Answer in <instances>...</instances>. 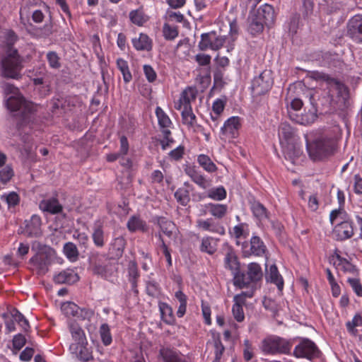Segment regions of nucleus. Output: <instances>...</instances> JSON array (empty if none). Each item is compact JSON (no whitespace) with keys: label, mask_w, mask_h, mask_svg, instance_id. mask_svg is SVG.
<instances>
[{"label":"nucleus","mask_w":362,"mask_h":362,"mask_svg":"<svg viewBox=\"0 0 362 362\" xmlns=\"http://www.w3.org/2000/svg\"><path fill=\"white\" fill-rule=\"evenodd\" d=\"M18 36L10 30L6 35V42L0 47V74L6 78L19 79L23 69L24 59L13 44Z\"/></svg>","instance_id":"f257e3e1"},{"label":"nucleus","mask_w":362,"mask_h":362,"mask_svg":"<svg viewBox=\"0 0 362 362\" xmlns=\"http://www.w3.org/2000/svg\"><path fill=\"white\" fill-rule=\"evenodd\" d=\"M2 88L5 95L13 94L6 100V106L13 117H18L17 127L21 129L23 125L30 123L37 112V106L19 93L18 88L10 83H4Z\"/></svg>","instance_id":"f03ea898"},{"label":"nucleus","mask_w":362,"mask_h":362,"mask_svg":"<svg viewBox=\"0 0 362 362\" xmlns=\"http://www.w3.org/2000/svg\"><path fill=\"white\" fill-rule=\"evenodd\" d=\"M43 6L47 9L48 6L41 0H23L20 8V22L22 23L29 33L37 36H49L52 33V23H46L42 28H35L29 21L31 10L35 7Z\"/></svg>","instance_id":"7ed1b4c3"},{"label":"nucleus","mask_w":362,"mask_h":362,"mask_svg":"<svg viewBox=\"0 0 362 362\" xmlns=\"http://www.w3.org/2000/svg\"><path fill=\"white\" fill-rule=\"evenodd\" d=\"M306 148L311 159L318 160L333 153L334 141L332 139L321 134L313 139L308 138L306 139Z\"/></svg>","instance_id":"20e7f679"},{"label":"nucleus","mask_w":362,"mask_h":362,"mask_svg":"<svg viewBox=\"0 0 362 362\" xmlns=\"http://www.w3.org/2000/svg\"><path fill=\"white\" fill-rule=\"evenodd\" d=\"M293 343L276 335H269L263 339L260 344V350L267 355L291 354Z\"/></svg>","instance_id":"39448f33"},{"label":"nucleus","mask_w":362,"mask_h":362,"mask_svg":"<svg viewBox=\"0 0 362 362\" xmlns=\"http://www.w3.org/2000/svg\"><path fill=\"white\" fill-rule=\"evenodd\" d=\"M197 97V90L192 88H188L185 90L180 99V103L177 107L182 109L181 116L182 124L189 129L194 128L197 123V118L192 112L190 102L195 100Z\"/></svg>","instance_id":"423d86ee"},{"label":"nucleus","mask_w":362,"mask_h":362,"mask_svg":"<svg viewBox=\"0 0 362 362\" xmlns=\"http://www.w3.org/2000/svg\"><path fill=\"white\" fill-rule=\"evenodd\" d=\"M98 257L99 254L97 253L90 258L93 274L106 280L113 281L117 272V264L112 262L102 264Z\"/></svg>","instance_id":"0eeeda50"},{"label":"nucleus","mask_w":362,"mask_h":362,"mask_svg":"<svg viewBox=\"0 0 362 362\" xmlns=\"http://www.w3.org/2000/svg\"><path fill=\"white\" fill-rule=\"evenodd\" d=\"M274 83L272 74L270 70H264L258 76L252 81V93L254 96H259L267 93Z\"/></svg>","instance_id":"6e6552de"},{"label":"nucleus","mask_w":362,"mask_h":362,"mask_svg":"<svg viewBox=\"0 0 362 362\" xmlns=\"http://www.w3.org/2000/svg\"><path fill=\"white\" fill-rule=\"evenodd\" d=\"M224 267L231 271L234 284H244V273L240 271V262L235 250L231 247H227L224 257Z\"/></svg>","instance_id":"1a4fd4ad"},{"label":"nucleus","mask_w":362,"mask_h":362,"mask_svg":"<svg viewBox=\"0 0 362 362\" xmlns=\"http://www.w3.org/2000/svg\"><path fill=\"white\" fill-rule=\"evenodd\" d=\"M322 353L316 344L309 339H303L295 347L293 355L296 358H305L309 360L320 358Z\"/></svg>","instance_id":"9d476101"},{"label":"nucleus","mask_w":362,"mask_h":362,"mask_svg":"<svg viewBox=\"0 0 362 362\" xmlns=\"http://www.w3.org/2000/svg\"><path fill=\"white\" fill-rule=\"evenodd\" d=\"M226 40V36L217 35L214 31L203 33L198 47L202 51L208 49L218 50L223 46Z\"/></svg>","instance_id":"9b49d317"},{"label":"nucleus","mask_w":362,"mask_h":362,"mask_svg":"<svg viewBox=\"0 0 362 362\" xmlns=\"http://www.w3.org/2000/svg\"><path fill=\"white\" fill-rule=\"evenodd\" d=\"M332 237L337 241H344L354 235V223L349 219L342 220L336 224L332 230Z\"/></svg>","instance_id":"f8f14e48"},{"label":"nucleus","mask_w":362,"mask_h":362,"mask_svg":"<svg viewBox=\"0 0 362 362\" xmlns=\"http://www.w3.org/2000/svg\"><path fill=\"white\" fill-rule=\"evenodd\" d=\"M127 242L124 236L119 235L114 238L109 244L107 259L119 260L123 255Z\"/></svg>","instance_id":"ddd939ff"},{"label":"nucleus","mask_w":362,"mask_h":362,"mask_svg":"<svg viewBox=\"0 0 362 362\" xmlns=\"http://www.w3.org/2000/svg\"><path fill=\"white\" fill-rule=\"evenodd\" d=\"M263 276L260 265L256 262L250 263L247 266V274H244V284H234L240 288L247 287L250 283H255L261 280Z\"/></svg>","instance_id":"4468645a"},{"label":"nucleus","mask_w":362,"mask_h":362,"mask_svg":"<svg viewBox=\"0 0 362 362\" xmlns=\"http://www.w3.org/2000/svg\"><path fill=\"white\" fill-rule=\"evenodd\" d=\"M267 252V247L262 239L256 235H253L250 239V247L247 249L245 247L243 250L244 257H248L252 255L262 257Z\"/></svg>","instance_id":"2eb2a0df"},{"label":"nucleus","mask_w":362,"mask_h":362,"mask_svg":"<svg viewBox=\"0 0 362 362\" xmlns=\"http://www.w3.org/2000/svg\"><path fill=\"white\" fill-rule=\"evenodd\" d=\"M29 262L33 266L38 275L45 274L51 264L49 255L45 252H38L30 259Z\"/></svg>","instance_id":"dca6fc26"},{"label":"nucleus","mask_w":362,"mask_h":362,"mask_svg":"<svg viewBox=\"0 0 362 362\" xmlns=\"http://www.w3.org/2000/svg\"><path fill=\"white\" fill-rule=\"evenodd\" d=\"M240 119L238 117H231L228 119L221 127V132L226 139H235L238 136L240 127Z\"/></svg>","instance_id":"f3484780"},{"label":"nucleus","mask_w":362,"mask_h":362,"mask_svg":"<svg viewBox=\"0 0 362 362\" xmlns=\"http://www.w3.org/2000/svg\"><path fill=\"white\" fill-rule=\"evenodd\" d=\"M197 226L205 231H209L219 235L225 234L224 226L214 218H209L205 220L199 219L197 221Z\"/></svg>","instance_id":"a211bd4d"},{"label":"nucleus","mask_w":362,"mask_h":362,"mask_svg":"<svg viewBox=\"0 0 362 362\" xmlns=\"http://www.w3.org/2000/svg\"><path fill=\"white\" fill-rule=\"evenodd\" d=\"M185 173L199 187L205 189L211 186V180L206 179L195 166H187L185 168Z\"/></svg>","instance_id":"6ab92c4d"},{"label":"nucleus","mask_w":362,"mask_h":362,"mask_svg":"<svg viewBox=\"0 0 362 362\" xmlns=\"http://www.w3.org/2000/svg\"><path fill=\"white\" fill-rule=\"evenodd\" d=\"M154 224L157 225L160 229L158 233L166 235L168 238H172L176 230V226L173 221L163 216H156L153 219Z\"/></svg>","instance_id":"aec40b11"},{"label":"nucleus","mask_w":362,"mask_h":362,"mask_svg":"<svg viewBox=\"0 0 362 362\" xmlns=\"http://www.w3.org/2000/svg\"><path fill=\"white\" fill-rule=\"evenodd\" d=\"M348 35L356 42H362V16H354L348 24Z\"/></svg>","instance_id":"412c9836"},{"label":"nucleus","mask_w":362,"mask_h":362,"mask_svg":"<svg viewBox=\"0 0 362 362\" xmlns=\"http://www.w3.org/2000/svg\"><path fill=\"white\" fill-rule=\"evenodd\" d=\"M25 232L29 237H37L42 234V220L40 216L34 214L25 221Z\"/></svg>","instance_id":"4be33fe9"},{"label":"nucleus","mask_w":362,"mask_h":362,"mask_svg":"<svg viewBox=\"0 0 362 362\" xmlns=\"http://www.w3.org/2000/svg\"><path fill=\"white\" fill-rule=\"evenodd\" d=\"M159 355L163 362H188L185 356L180 351L168 347L161 348Z\"/></svg>","instance_id":"5701e85b"},{"label":"nucleus","mask_w":362,"mask_h":362,"mask_svg":"<svg viewBox=\"0 0 362 362\" xmlns=\"http://www.w3.org/2000/svg\"><path fill=\"white\" fill-rule=\"evenodd\" d=\"M78 280V275L72 269L62 270L53 276V281L57 284H72Z\"/></svg>","instance_id":"b1692460"},{"label":"nucleus","mask_w":362,"mask_h":362,"mask_svg":"<svg viewBox=\"0 0 362 362\" xmlns=\"http://www.w3.org/2000/svg\"><path fill=\"white\" fill-rule=\"evenodd\" d=\"M39 208L42 211L48 212L51 214H59L63 209L62 205L54 197L42 200L39 204Z\"/></svg>","instance_id":"393cba45"},{"label":"nucleus","mask_w":362,"mask_h":362,"mask_svg":"<svg viewBox=\"0 0 362 362\" xmlns=\"http://www.w3.org/2000/svg\"><path fill=\"white\" fill-rule=\"evenodd\" d=\"M133 47L138 51H151L153 47L152 40L144 33H140L138 37L132 40Z\"/></svg>","instance_id":"a878e982"},{"label":"nucleus","mask_w":362,"mask_h":362,"mask_svg":"<svg viewBox=\"0 0 362 362\" xmlns=\"http://www.w3.org/2000/svg\"><path fill=\"white\" fill-rule=\"evenodd\" d=\"M250 209L253 216L259 221L262 222L269 218V212L267 208L259 201L253 200L250 202Z\"/></svg>","instance_id":"bb28decb"},{"label":"nucleus","mask_w":362,"mask_h":362,"mask_svg":"<svg viewBox=\"0 0 362 362\" xmlns=\"http://www.w3.org/2000/svg\"><path fill=\"white\" fill-rule=\"evenodd\" d=\"M192 189V186L188 182H185L183 187H180L175 192V198L177 202L182 206H187L190 202V191Z\"/></svg>","instance_id":"cd10ccee"},{"label":"nucleus","mask_w":362,"mask_h":362,"mask_svg":"<svg viewBox=\"0 0 362 362\" xmlns=\"http://www.w3.org/2000/svg\"><path fill=\"white\" fill-rule=\"evenodd\" d=\"M266 279L267 281L276 285L279 291H282L284 288V279L275 264L271 265L269 269L267 270Z\"/></svg>","instance_id":"c85d7f7f"},{"label":"nucleus","mask_w":362,"mask_h":362,"mask_svg":"<svg viewBox=\"0 0 362 362\" xmlns=\"http://www.w3.org/2000/svg\"><path fill=\"white\" fill-rule=\"evenodd\" d=\"M283 152L285 158L289 160L293 163L302 154L300 148L297 144L291 142H288L286 145L283 146Z\"/></svg>","instance_id":"c756f323"},{"label":"nucleus","mask_w":362,"mask_h":362,"mask_svg":"<svg viewBox=\"0 0 362 362\" xmlns=\"http://www.w3.org/2000/svg\"><path fill=\"white\" fill-rule=\"evenodd\" d=\"M257 17L264 21L267 25L272 24L275 20L274 8L271 5L265 4L258 10Z\"/></svg>","instance_id":"7c9ffc66"},{"label":"nucleus","mask_w":362,"mask_h":362,"mask_svg":"<svg viewBox=\"0 0 362 362\" xmlns=\"http://www.w3.org/2000/svg\"><path fill=\"white\" fill-rule=\"evenodd\" d=\"M127 228L131 233H134L137 230L146 232L148 230L146 221L136 215L132 216L129 218L127 223Z\"/></svg>","instance_id":"2f4dec72"},{"label":"nucleus","mask_w":362,"mask_h":362,"mask_svg":"<svg viewBox=\"0 0 362 362\" xmlns=\"http://www.w3.org/2000/svg\"><path fill=\"white\" fill-rule=\"evenodd\" d=\"M207 206L209 208V214L218 221L225 217L228 212L226 204L209 203Z\"/></svg>","instance_id":"473e14b6"},{"label":"nucleus","mask_w":362,"mask_h":362,"mask_svg":"<svg viewBox=\"0 0 362 362\" xmlns=\"http://www.w3.org/2000/svg\"><path fill=\"white\" fill-rule=\"evenodd\" d=\"M159 309L162 319L165 323L168 325H173L175 322L173 310L170 305L166 303H160Z\"/></svg>","instance_id":"72a5a7b5"},{"label":"nucleus","mask_w":362,"mask_h":362,"mask_svg":"<svg viewBox=\"0 0 362 362\" xmlns=\"http://www.w3.org/2000/svg\"><path fill=\"white\" fill-rule=\"evenodd\" d=\"M234 304L232 308V313L235 320L241 322L245 319V313L243 310V301L240 297L233 298Z\"/></svg>","instance_id":"f704fd0d"},{"label":"nucleus","mask_w":362,"mask_h":362,"mask_svg":"<svg viewBox=\"0 0 362 362\" xmlns=\"http://www.w3.org/2000/svg\"><path fill=\"white\" fill-rule=\"evenodd\" d=\"M155 112L161 131L163 129H169L168 128L172 126L173 122L168 115L158 106L156 107Z\"/></svg>","instance_id":"c9c22d12"},{"label":"nucleus","mask_w":362,"mask_h":362,"mask_svg":"<svg viewBox=\"0 0 362 362\" xmlns=\"http://www.w3.org/2000/svg\"><path fill=\"white\" fill-rule=\"evenodd\" d=\"M63 252L66 258L71 262H75L78 259L79 252L76 245L72 242H68L64 245Z\"/></svg>","instance_id":"e433bc0d"},{"label":"nucleus","mask_w":362,"mask_h":362,"mask_svg":"<svg viewBox=\"0 0 362 362\" xmlns=\"http://www.w3.org/2000/svg\"><path fill=\"white\" fill-rule=\"evenodd\" d=\"M197 162L199 165L206 172L213 173L217 170L216 164L211 159L205 154H200L197 157Z\"/></svg>","instance_id":"4c0bfd02"},{"label":"nucleus","mask_w":362,"mask_h":362,"mask_svg":"<svg viewBox=\"0 0 362 362\" xmlns=\"http://www.w3.org/2000/svg\"><path fill=\"white\" fill-rule=\"evenodd\" d=\"M92 239L94 245L97 247L101 248L104 247L105 244V233L103 226L100 224L94 226L92 233Z\"/></svg>","instance_id":"58836bf2"},{"label":"nucleus","mask_w":362,"mask_h":362,"mask_svg":"<svg viewBox=\"0 0 362 362\" xmlns=\"http://www.w3.org/2000/svg\"><path fill=\"white\" fill-rule=\"evenodd\" d=\"M69 331L73 339L78 344H83L86 340V336L82 328L77 323H71L69 325Z\"/></svg>","instance_id":"ea45409f"},{"label":"nucleus","mask_w":362,"mask_h":362,"mask_svg":"<svg viewBox=\"0 0 362 362\" xmlns=\"http://www.w3.org/2000/svg\"><path fill=\"white\" fill-rule=\"evenodd\" d=\"M362 326V316L359 313H356L351 321L346 322V327L349 333L353 336H357L358 330L356 327Z\"/></svg>","instance_id":"a19ab883"},{"label":"nucleus","mask_w":362,"mask_h":362,"mask_svg":"<svg viewBox=\"0 0 362 362\" xmlns=\"http://www.w3.org/2000/svg\"><path fill=\"white\" fill-rule=\"evenodd\" d=\"M1 200L5 202L8 205V207L10 209L19 204L20 197L16 192H9L4 193L1 196Z\"/></svg>","instance_id":"79ce46f5"},{"label":"nucleus","mask_w":362,"mask_h":362,"mask_svg":"<svg viewBox=\"0 0 362 362\" xmlns=\"http://www.w3.org/2000/svg\"><path fill=\"white\" fill-rule=\"evenodd\" d=\"M117 66L121 71L125 83L130 82L132 79V76L129 71L127 62L122 58H119L117 59Z\"/></svg>","instance_id":"37998d69"},{"label":"nucleus","mask_w":362,"mask_h":362,"mask_svg":"<svg viewBox=\"0 0 362 362\" xmlns=\"http://www.w3.org/2000/svg\"><path fill=\"white\" fill-rule=\"evenodd\" d=\"M226 191L223 186L211 188L206 193L207 197L215 201H222L226 199Z\"/></svg>","instance_id":"c03bdc74"},{"label":"nucleus","mask_w":362,"mask_h":362,"mask_svg":"<svg viewBox=\"0 0 362 362\" xmlns=\"http://www.w3.org/2000/svg\"><path fill=\"white\" fill-rule=\"evenodd\" d=\"M101 341L105 346H109L112 341L110 327L107 323H103L99 328Z\"/></svg>","instance_id":"a18cd8bd"},{"label":"nucleus","mask_w":362,"mask_h":362,"mask_svg":"<svg viewBox=\"0 0 362 362\" xmlns=\"http://www.w3.org/2000/svg\"><path fill=\"white\" fill-rule=\"evenodd\" d=\"M279 134L280 137L284 138L286 143H288L294 136L295 132L289 124L283 122L279 126Z\"/></svg>","instance_id":"49530a36"},{"label":"nucleus","mask_w":362,"mask_h":362,"mask_svg":"<svg viewBox=\"0 0 362 362\" xmlns=\"http://www.w3.org/2000/svg\"><path fill=\"white\" fill-rule=\"evenodd\" d=\"M129 18L132 23L142 26L148 20L144 12L141 10H133L129 13Z\"/></svg>","instance_id":"de8ad7c7"},{"label":"nucleus","mask_w":362,"mask_h":362,"mask_svg":"<svg viewBox=\"0 0 362 362\" xmlns=\"http://www.w3.org/2000/svg\"><path fill=\"white\" fill-rule=\"evenodd\" d=\"M230 234L236 239H239L242 237L247 238L249 234L248 225L245 223H240L233 228V230L230 231Z\"/></svg>","instance_id":"09e8293b"},{"label":"nucleus","mask_w":362,"mask_h":362,"mask_svg":"<svg viewBox=\"0 0 362 362\" xmlns=\"http://www.w3.org/2000/svg\"><path fill=\"white\" fill-rule=\"evenodd\" d=\"M161 132L163 134V139H160L158 141L161 146L162 150L165 151L172 146L175 140L171 136V131L170 129H163Z\"/></svg>","instance_id":"8fccbe9b"},{"label":"nucleus","mask_w":362,"mask_h":362,"mask_svg":"<svg viewBox=\"0 0 362 362\" xmlns=\"http://www.w3.org/2000/svg\"><path fill=\"white\" fill-rule=\"evenodd\" d=\"M156 237L158 238V246L159 248H160L166 258V260L168 262V264L169 267L172 266V258L170 255V251L168 248V246L164 241L163 237L161 235L160 233H158L156 234Z\"/></svg>","instance_id":"3c124183"},{"label":"nucleus","mask_w":362,"mask_h":362,"mask_svg":"<svg viewBox=\"0 0 362 362\" xmlns=\"http://www.w3.org/2000/svg\"><path fill=\"white\" fill-rule=\"evenodd\" d=\"M334 265L337 269L342 271L344 273L355 274L358 272L356 266L352 264L346 259L341 263H337V262H334Z\"/></svg>","instance_id":"603ef678"},{"label":"nucleus","mask_w":362,"mask_h":362,"mask_svg":"<svg viewBox=\"0 0 362 362\" xmlns=\"http://www.w3.org/2000/svg\"><path fill=\"white\" fill-rule=\"evenodd\" d=\"M213 240V238L211 237L203 238L200 245V250L202 252L213 255L216 250V246L212 244Z\"/></svg>","instance_id":"864d4df0"},{"label":"nucleus","mask_w":362,"mask_h":362,"mask_svg":"<svg viewBox=\"0 0 362 362\" xmlns=\"http://www.w3.org/2000/svg\"><path fill=\"white\" fill-rule=\"evenodd\" d=\"M163 33L165 40H173L178 35V30L176 26H171L165 23L163 27Z\"/></svg>","instance_id":"5fc2aeb1"},{"label":"nucleus","mask_w":362,"mask_h":362,"mask_svg":"<svg viewBox=\"0 0 362 362\" xmlns=\"http://www.w3.org/2000/svg\"><path fill=\"white\" fill-rule=\"evenodd\" d=\"M214 346L215 358L213 362H220L223 354L225 351V347L223 345L219 337L214 338Z\"/></svg>","instance_id":"6e6d98bb"},{"label":"nucleus","mask_w":362,"mask_h":362,"mask_svg":"<svg viewBox=\"0 0 362 362\" xmlns=\"http://www.w3.org/2000/svg\"><path fill=\"white\" fill-rule=\"evenodd\" d=\"M47 59L51 68L58 69L61 67L60 58L56 52H48L47 54Z\"/></svg>","instance_id":"4d7b16f0"},{"label":"nucleus","mask_w":362,"mask_h":362,"mask_svg":"<svg viewBox=\"0 0 362 362\" xmlns=\"http://www.w3.org/2000/svg\"><path fill=\"white\" fill-rule=\"evenodd\" d=\"M265 23L257 16L252 19L250 24V31L251 34L256 35L262 32L264 29V25Z\"/></svg>","instance_id":"13d9d810"},{"label":"nucleus","mask_w":362,"mask_h":362,"mask_svg":"<svg viewBox=\"0 0 362 362\" xmlns=\"http://www.w3.org/2000/svg\"><path fill=\"white\" fill-rule=\"evenodd\" d=\"M146 291L149 296L158 297L160 294V288L157 282L149 281L146 283Z\"/></svg>","instance_id":"bf43d9fd"},{"label":"nucleus","mask_w":362,"mask_h":362,"mask_svg":"<svg viewBox=\"0 0 362 362\" xmlns=\"http://www.w3.org/2000/svg\"><path fill=\"white\" fill-rule=\"evenodd\" d=\"M13 175V170L9 165H6L4 168L0 170V181L4 184H6L8 182H9Z\"/></svg>","instance_id":"052dcab7"},{"label":"nucleus","mask_w":362,"mask_h":362,"mask_svg":"<svg viewBox=\"0 0 362 362\" xmlns=\"http://www.w3.org/2000/svg\"><path fill=\"white\" fill-rule=\"evenodd\" d=\"M62 310L67 316H75L78 313L77 305L71 302H66L62 304Z\"/></svg>","instance_id":"680f3d73"},{"label":"nucleus","mask_w":362,"mask_h":362,"mask_svg":"<svg viewBox=\"0 0 362 362\" xmlns=\"http://www.w3.org/2000/svg\"><path fill=\"white\" fill-rule=\"evenodd\" d=\"M347 282L349 284L354 293L358 297H362V284L360 280L355 278H349Z\"/></svg>","instance_id":"e2e57ef3"},{"label":"nucleus","mask_w":362,"mask_h":362,"mask_svg":"<svg viewBox=\"0 0 362 362\" xmlns=\"http://www.w3.org/2000/svg\"><path fill=\"white\" fill-rule=\"evenodd\" d=\"M185 146L182 145H180L175 149L170 151L168 153V156L171 160H180L182 158L184 154H185Z\"/></svg>","instance_id":"0e129e2a"},{"label":"nucleus","mask_w":362,"mask_h":362,"mask_svg":"<svg viewBox=\"0 0 362 362\" xmlns=\"http://www.w3.org/2000/svg\"><path fill=\"white\" fill-rule=\"evenodd\" d=\"M73 238L74 239L78 240V244L81 246H83L85 248L87 247L89 238L86 233H81L79 230H76L74 231L73 234Z\"/></svg>","instance_id":"69168bd1"},{"label":"nucleus","mask_w":362,"mask_h":362,"mask_svg":"<svg viewBox=\"0 0 362 362\" xmlns=\"http://www.w3.org/2000/svg\"><path fill=\"white\" fill-rule=\"evenodd\" d=\"M243 344V358L246 361H249L253 357V348L248 339H245Z\"/></svg>","instance_id":"338daca9"},{"label":"nucleus","mask_w":362,"mask_h":362,"mask_svg":"<svg viewBox=\"0 0 362 362\" xmlns=\"http://www.w3.org/2000/svg\"><path fill=\"white\" fill-rule=\"evenodd\" d=\"M264 308L269 310L273 315H276L278 313V308L276 302L268 298H265L262 302Z\"/></svg>","instance_id":"774afa93"}]
</instances>
